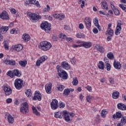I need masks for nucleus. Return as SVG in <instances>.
<instances>
[{"label":"nucleus","mask_w":126,"mask_h":126,"mask_svg":"<svg viewBox=\"0 0 126 126\" xmlns=\"http://www.w3.org/2000/svg\"><path fill=\"white\" fill-rule=\"evenodd\" d=\"M40 45L39 49L44 51H48L52 47L51 43L48 42L47 41H42L40 42Z\"/></svg>","instance_id":"obj_1"},{"label":"nucleus","mask_w":126,"mask_h":126,"mask_svg":"<svg viewBox=\"0 0 126 126\" xmlns=\"http://www.w3.org/2000/svg\"><path fill=\"white\" fill-rule=\"evenodd\" d=\"M7 75L10 76L12 78L14 76H17L18 77H20L21 76V72L19 71L18 69H14L13 71H9L7 72Z\"/></svg>","instance_id":"obj_2"},{"label":"nucleus","mask_w":126,"mask_h":126,"mask_svg":"<svg viewBox=\"0 0 126 126\" xmlns=\"http://www.w3.org/2000/svg\"><path fill=\"white\" fill-rule=\"evenodd\" d=\"M40 27L42 30H44L46 33H50L51 32V25L48 24L47 22L42 23Z\"/></svg>","instance_id":"obj_3"},{"label":"nucleus","mask_w":126,"mask_h":126,"mask_svg":"<svg viewBox=\"0 0 126 126\" xmlns=\"http://www.w3.org/2000/svg\"><path fill=\"white\" fill-rule=\"evenodd\" d=\"M23 80L21 79H16L14 82L15 87L18 90H20L22 88V86L23 85Z\"/></svg>","instance_id":"obj_4"},{"label":"nucleus","mask_w":126,"mask_h":126,"mask_svg":"<svg viewBox=\"0 0 126 126\" xmlns=\"http://www.w3.org/2000/svg\"><path fill=\"white\" fill-rule=\"evenodd\" d=\"M28 16H29L31 20H33V21H36V20H39V19H41L42 17L39 15L32 13V12L28 13Z\"/></svg>","instance_id":"obj_5"},{"label":"nucleus","mask_w":126,"mask_h":126,"mask_svg":"<svg viewBox=\"0 0 126 126\" xmlns=\"http://www.w3.org/2000/svg\"><path fill=\"white\" fill-rule=\"evenodd\" d=\"M105 35H108L107 37V41H111L112 40V37L114 36V31L112 29H107L105 32Z\"/></svg>","instance_id":"obj_6"},{"label":"nucleus","mask_w":126,"mask_h":126,"mask_svg":"<svg viewBox=\"0 0 126 126\" xmlns=\"http://www.w3.org/2000/svg\"><path fill=\"white\" fill-rule=\"evenodd\" d=\"M121 31H122V23L121 21H118L116 27V30L115 32V35H116V36H118V35H120Z\"/></svg>","instance_id":"obj_7"},{"label":"nucleus","mask_w":126,"mask_h":126,"mask_svg":"<svg viewBox=\"0 0 126 126\" xmlns=\"http://www.w3.org/2000/svg\"><path fill=\"white\" fill-rule=\"evenodd\" d=\"M37 99L38 101H41L42 100V94H41L40 92L36 91L34 93V96L33 97L32 100L36 101Z\"/></svg>","instance_id":"obj_8"},{"label":"nucleus","mask_w":126,"mask_h":126,"mask_svg":"<svg viewBox=\"0 0 126 126\" xmlns=\"http://www.w3.org/2000/svg\"><path fill=\"white\" fill-rule=\"evenodd\" d=\"M47 59L48 57L46 56H42L41 57H40L38 60H37L36 62V66H40L41 63L45 62V61H46V60H47Z\"/></svg>","instance_id":"obj_9"},{"label":"nucleus","mask_w":126,"mask_h":126,"mask_svg":"<svg viewBox=\"0 0 126 126\" xmlns=\"http://www.w3.org/2000/svg\"><path fill=\"white\" fill-rule=\"evenodd\" d=\"M58 100L54 99L51 102V107L52 110H57L58 109Z\"/></svg>","instance_id":"obj_10"},{"label":"nucleus","mask_w":126,"mask_h":126,"mask_svg":"<svg viewBox=\"0 0 126 126\" xmlns=\"http://www.w3.org/2000/svg\"><path fill=\"white\" fill-rule=\"evenodd\" d=\"M94 50H96L100 53H104L105 49L103 47V46H101V45L97 44L95 45L94 47Z\"/></svg>","instance_id":"obj_11"},{"label":"nucleus","mask_w":126,"mask_h":126,"mask_svg":"<svg viewBox=\"0 0 126 126\" xmlns=\"http://www.w3.org/2000/svg\"><path fill=\"white\" fill-rule=\"evenodd\" d=\"M84 23L86 25V28L88 29L91 27V19L90 17H86L84 19Z\"/></svg>","instance_id":"obj_12"},{"label":"nucleus","mask_w":126,"mask_h":126,"mask_svg":"<svg viewBox=\"0 0 126 126\" xmlns=\"http://www.w3.org/2000/svg\"><path fill=\"white\" fill-rule=\"evenodd\" d=\"M4 91L6 96H9V95L12 93V90H11V88L7 86L4 87Z\"/></svg>","instance_id":"obj_13"},{"label":"nucleus","mask_w":126,"mask_h":126,"mask_svg":"<svg viewBox=\"0 0 126 126\" xmlns=\"http://www.w3.org/2000/svg\"><path fill=\"white\" fill-rule=\"evenodd\" d=\"M0 17L1 19L3 20H8L9 19V17L8 16V14L7 12L5 11H3L0 15Z\"/></svg>","instance_id":"obj_14"},{"label":"nucleus","mask_w":126,"mask_h":126,"mask_svg":"<svg viewBox=\"0 0 126 126\" xmlns=\"http://www.w3.org/2000/svg\"><path fill=\"white\" fill-rule=\"evenodd\" d=\"M64 113L63 111V112L61 111H58L55 113L54 117L56 118V119H63V117Z\"/></svg>","instance_id":"obj_15"},{"label":"nucleus","mask_w":126,"mask_h":126,"mask_svg":"<svg viewBox=\"0 0 126 126\" xmlns=\"http://www.w3.org/2000/svg\"><path fill=\"white\" fill-rule=\"evenodd\" d=\"M58 75L60 77H62L63 79H67V73L65 71H62L61 73H59Z\"/></svg>","instance_id":"obj_16"},{"label":"nucleus","mask_w":126,"mask_h":126,"mask_svg":"<svg viewBox=\"0 0 126 126\" xmlns=\"http://www.w3.org/2000/svg\"><path fill=\"white\" fill-rule=\"evenodd\" d=\"M113 65L116 69H121L122 68V64L120 62L116 61V60H114Z\"/></svg>","instance_id":"obj_17"},{"label":"nucleus","mask_w":126,"mask_h":126,"mask_svg":"<svg viewBox=\"0 0 126 126\" xmlns=\"http://www.w3.org/2000/svg\"><path fill=\"white\" fill-rule=\"evenodd\" d=\"M52 83H49L45 85V90L48 94L51 93V90H52Z\"/></svg>","instance_id":"obj_18"},{"label":"nucleus","mask_w":126,"mask_h":126,"mask_svg":"<svg viewBox=\"0 0 126 126\" xmlns=\"http://www.w3.org/2000/svg\"><path fill=\"white\" fill-rule=\"evenodd\" d=\"M117 108L119 109V110H121L122 111H126V105L122 103H119L117 104Z\"/></svg>","instance_id":"obj_19"},{"label":"nucleus","mask_w":126,"mask_h":126,"mask_svg":"<svg viewBox=\"0 0 126 126\" xmlns=\"http://www.w3.org/2000/svg\"><path fill=\"white\" fill-rule=\"evenodd\" d=\"M64 114L63 116L64 117V120L66 121V122H70V115L68 113H67V111H63Z\"/></svg>","instance_id":"obj_20"},{"label":"nucleus","mask_w":126,"mask_h":126,"mask_svg":"<svg viewBox=\"0 0 126 126\" xmlns=\"http://www.w3.org/2000/svg\"><path fill=\"white\" fill-rule=\"evenodd\" d=\"M9 28V27L2 26L0 29V33H1L2 34L6 33V32H7L8 31Z\"/></svg>","instance_id":"obj_21"},{"label":"nucleus","mask_w":126,"mask_h":126,"mask_svg":"<svg viewBox=\"0 0 126 126\" xmlns=\"http://www.w3.org/2000/svg\"><path fill=\"white\" fill-rule=\"evenodd\" d=\"M61 66L62 67H63V68H64V69H66L67 70L70 68L69 65H68V63H67L66 62H62L61 64Z\"/></svg>","instance_id":"obj_22"},{"label":"nucleus","mask_w":126,"mask_h":126,"mask_svg":"<svg viewBox=\"0 0 126 126\" xmlns=\"http://www.w3.org/2000/svg\"><path fill=\"white\" fill-rule=\"evenodd\" d=\"M13 48L15 51L20 52V51L23 49V46L21 44H18L17 45H14Z\"/></svg>","instance_id":"obj_23"},{"label":"nucleus","mask_w":126,"mask_h":126,"mask_svg":"<svg viewBox=\"0 0 126 126\" xmlns=\"http://www.w3.org/2000/svg\"><path fill=\"white\" fill-rule=\"evenodd\" d=\"M81 46H82V47H84L85 48L88 49V48H90V47H91L92 44L90 42H88L83 41L82 44H81Z\"/></svg>","instance_id":"obj_24"},{"label":"nucleus","mask_w":126,"mask_h":126,"mask_svg":"<svg viewBox=\"0 0 126 126\" xmlns=\"http://www.w3.org/2000/svg\"><path fill=\"white\" fill-rule=\"evenodd\" d=\"M54 18L59 19L60 20H63V18H64V15H61L60 14H55L53 15Z\"/></svg>","instance_id":"obj_25"},{"label":"nucleus","mask_w":126,"mask_h":126,"mask_svg":"<svg viewBox=\"0 0 126 126\" xmlns=\"http://www.w3.org/2000/svg\"><path fill=\"white\" fill-rule=\"evenodd\" d=\"M22 38L25 42H28V41H30V39H31L30 35L26 33H24L23 35Z\"/></svg>","instance_id":"obj_26"},{"label":"nucleus","mask_w":126,"mask_h":126,"mask_svg":"<svg viewBox=\"0 0 126 126\" xmlns=\"http://www.w3.org/2000/svg\"><path fill=\"white\" fill-rule=\"evenodd\" d=\"M31 4H34L36 7H41L39 1H36V0H30Z\"/></svg>","instance_id":"obj_27"},{"label":"nucleus","mask_w":126,"mask_h":126,"mask_svg":"<svg viewBox=\"0 0 126 126\" xmlns=\"http://www.w3.org/2000/svg\"><path fill=\"white\" fill-rule=\"evenodd\" d=\"M122 113L120 112H117L116 114H114L113 115L112 118L114 119V120H116V119H121L122 118Z\"/></svg>","instance_id":"obj_28"},{"label":"nucleus","mask_w":126,"mask_h":126,"mask_svg":"<svg viewBox=\"0 0 126 126\" xmlns=\"http://www.w3.org/2000/svg\"><path fill=\"white\" fill-rule=\"evenodd\" d=\"M101 5L103 9H106V10H108V4H107V2H106V1H102Z\"/></svg>","instance_id":"obj_29"},{"label":"nucleus","mask_w":126,"mask_h":126,"mask_svg":"<svg viewBox=\"0 0 126 126\" xmlns=\"http://www.w3.org/2000/svg\"><path fill=\"white\" fill-rule=\"evenodd\" d=\"M20 112L22 114H24L25 115L26 114H27V113H28V112H29V110H28V108H25L24 107H22L20 108Z\"/></svg>","instance_id":"obj_30"},{"label":"nucleus","mask_w":126,"mask_h":126,"mask_svg":"<svg viewBox=\"0 0 126 126\" xmlns=\"http://www.w3.org/2000/svg\"><path fill=\"white\" fill-rule=\"evenodd\" d=\"M120 96V93L119 92H114L112 93V97L113 99H118L119 98V97Z\"/></svg>","instance_id":"obj_31"},{"label":"nucleus","mask_w":126,"mask_h":126,"mask_svg":"<svg viewBox=\"0 0 126 126\" xmlns=\"http://www.w3.org/2000/svg\"><path fill=\"white\" fill-rule=\"evenodd\" d=\"M19 64L22 67H26V64H27V61L26 60L23 61H20L19 62Z\"/></svg>","instance_id":"obj_32"},{"label":"nucleus","mask_w":126,"mask_h":126,"mask_svg":"<svg viewBox=\"0 0 126 126\" xmlns=\"http://www.w3.org/2000/svg\"><path fill=\"white\" fill-rule=\"evenodd\" d=\"M7 121L9 124H13L14 119L12 117L11 115L9 114L7 117Z\"/></svg>","instance_id":"obj_33"},{"label":"nucleus","mask_w":126,"mask_h":126,"mask_svg":"<svg viewBox=\"0 0 126 126\" xmlns=\"http://www.w3.org/2000/svg\"><path fill=\"white\" fill-rule=\"evenodd\" d=\"M98 68L100 69H104L105 66L104 64V63L102 61H99L98 64Z\"/></svg>","instance_id":"obj_34"},{"label":"nucleus","mask_w":126,"mask_h":126,"mask_svg":"<svg viewBox=\"0 0 126 126\" xmlns=\"http://www.w3.org/2000/svg\"><path fill=\"white\" fill-rule=\"evenodd\" d=\"M3 46L4 47L5 50H8L9 49V47L8 46L9 43L7 40H5L3 42Z\"/></svg>","instance_id":"obj_35"},{"label":"nucleus","mask_w":126,"mask_h":126,"mask_svg":"<svg viewBox=\"0 0 126 126\" xmlns=\"http://www.w3.org/2000/svg\"><path fill=\"white\" fill-rule=\"evenodd\" d=\"M32 109L33 111V114H34V115H36V116H40V112H38V110H37L35 107L32 106Z\"/></svg>","instance_id":"obj_36"},{"label":"nucleus","mask_w":126,"mask_h":126,"mask_svg":"<svg viewBox=\"0 0 126 126\" xmlns=\"http://www.w3.org/2000/svg\"><path fill=\"white\" fill-rule=\"evenodd\" d=\"M25 94L27 97H31V96H32V92L31 91V90H27L25 92Z\"/></svg>","instance_id":"obj_37"},{"label":"nucleus","mask_w":126,"mask_h":126,"mask_svg":"<svg viewBox=\"0 0 126 126\" xmlns=\"http://www.w3.org/2000/svg\"><path fill=\"white\" fill-rule=\"evenodd\" d=\"M105 65H106L105 68H106L108 71H110V70H111V64L109 63V61L105 62Z\"/></svg>","instance_id":"obj_38"},{"label":"nucleus","mask_w":126,"mask_h":126,"mask_svg":"<svg viewBox=\"0 0 126 126\" xmlns=\"http://www.w3.org/2000/svg\"><path fill=\"white\" fill-rule=\"evenodd\" d=\"M78 0V3L79 4H81V8H83V7H84L85 6L84 4H85V0Z\"/></svg>","instance_id":"obj_39"},{"label":"nucleus","mask_w":126,"mask_h":126,"mask_svg":"<svg viewBox=\"0 0 126 126\" xmlns=\"http://www.w3.org/2000/svg\"><path fill=\"white\" fill-rule=\"evenodd\" d=\"M107 58L109 59V60H114L115 59V57L114 56V54L112 52H110L108 54H107Z\"/></svg>","instance_id":"obj_40"},{"label":"nucleus","mask_w":126,"mask_h":126,"mask_svg":"<svg viewBox=\"0 0 126 126\" xmlns=\"http://www.w3.org/2000/svg\"><path fill=\"white\" fill-rule=\"evenodd\" d=\"M69 93V89H66L63 91V96H68Z\"/></svg>","instance_id":"obj_41"},{"label":"nucleus","mask_w":126,"mask_h":126,"mask_svg":"<svg viewBox=\"0 0 126 126\" xmlns=\"http://www.w3.org/2000/svg\"><path fill=\"white\" fill-rule=\"evenodd\" d=\"M92 99H94V96L92 95H89L86 96V100L89 103H91V100Z\"/></svg>","instance_id":"obj_42"},{"label":"nucleus","mask_w":126,"mask_h":126,"mask_svg":"<svg viewBox=\"0 0 126 126\" xmlns=\"http://www.w3.org/2000/svg\"><path fill=\"white\" fill-rule=\"evenodd\" d=\"M72 84L75 86H77V84H78V80H77V77L74 78L73 79Z\"/></svg>","instance_id":"obj_43"},{"label":"nucleus","mask_w":126,"mask_h":126,"mask_svg":"<svg viewBox=\"0 0 126 126\" xmlns=\"http://www.w3.org/2000/svg\"><path fill=\"white\" fill-rule=\"evenodd\" d=\"M56 88H57L58 90H59V91H63V89H64V86H63V85H59Z\"/></svg>","instance_id":"obj_44"},{"label":"nucleus","mask_w":126,"mask_h":126,"mask_svg":"<svg viewBox=\"0 0 126 126\" xmlns=\"http://www.w3.org/2000/svg\"><path fill=\"white\" fill-rule=\"evenodd\" d=\"M120 123L122 124V126H125L126 124V117H123L121 120Z\"/></svg>","instance_id":"obj_45"},{"label":"nucleus","mask_w":126,"mask_h":126,"mask_svg":"<svg viewBox=\"0 0 126 126\" xmlns=\"http://www.w3.org/2000/svg\"><path fill=\"white\" fill-rule=\"evenodd\" d=\"M106 115H107V111L106 110L104 109L102 110L101 113L102 118H105V117H106Z\"/></svg>","instance_id":"obj_46"},{"label":"nucleus","mask_w":126,"mask_h":126,"mask_svg":"<svg viewBox=\"0 0 126 126\" xmlns=\"http://www.w3.org/2000/svg\"><path fill=\"white\" fill-rule=\"evenodd\" d=\"M119 7L124 10L125 12H126V4H119Z\"/></svg>","instance_id":"obj_47"},{"label":"nucleus","mask_w":126,"mask_h":126,"mask_svg":"<svg viewBox=\"0 0 126 126\" xmlns=\"http://www.w3.org/2000/svg\"><path fill=\"white\" fill-rule=\"evenodd\" d=\"M113 11L115 15H120V11L118 8H115V9H113Z\"/></svg>","instance_id":"obj_48"},{"label":"nucleus","mask_w":126,"mask_h":126,"mask_svg":"<svg viewBox=\"0 0 126 126\" xmlns=\"http://www.w3.org/2000/svg\"><path fill=\"white\" fill-rule=\"evenodd\" d=\"M77 38H84L85 36L84 34L81 33H78L76 35Z\"/></svg>","instance_id":"obj_49"},{"label":"nucleus","mask_w":126,"mask_h":126,"mask_svg":"<svg viewBox=\"0 0 126 126\" xmlns=\"http://www.w3.org/2000/svg\"><path fill=\"white\" fill-rule=\"evenodd\" d=\"M51 10V7L49 5H46V8L45 7L44 9H43V12H46V11H49V10Z\"/></svg>","instance_id":"obj_50"},{"label":"nucleus","mask_w":126,"mask_h":126,"mask_svg":"<svg viewBox=\"0 0 126 126\" xmlns=\"http://www.w3.org/2000/svg\"><path fill=\"white\" fill-rule=\"evenodd\" d=\"M59 108H64L65 107V104L63 102L60 101L59 105Z\"/></svg>","instance_id":"obj_51"},{"label":"nucleus","mask_w":126,"mask_h":126,"mask_svg":"<svg viewBox=\"0 0 126 126\" xmlns=\"http://www.w3.org/2000/svg\"><path fill=\"white\" fill-rule=\"evenodd\" d=\"M94 23L95 26H97L99 25V21H98V19H97V18H95L94 20Z\"/></svg>","instance_id":"obj_52"},{"label":"nucleus","mask_w":126,"mask_h":126,"mask_svg":"<svg viewBox=\"0 0 126 126\" xmlns=\"http://www.w3.org/2000/svg\"><path fill=\"white\" fill-rule=\"evenodd\" d=\"M70 61L71 62L72 64H75V63H76V60H75V58L74 57L71 59L70 60Z\"/></svg>","instance_id":"obj_53"},{"label":"nucleus","mask_w":126,"mask_h":126,"mask_svg":"<svg viewBox=\"0 0 126 126\" xmlns=\"http://www.w3.org/2000/svg\"><path fill=\"white\" fill-rule=\"evenodd\" d=\"M59 38L61 39H65L66 38V35L63 33H61L59 35Z\"/></svg>","instance_id":"obj_54"},{"label":"nucleus","mask_w":126,"mask_h":126,"mask_svg":"<svg viewBox=\"0 0 126 126\" xmlns=\"http://www.w3.org/2000/svg\"><path fill=\"white\" fill-rule=\"evenodd\" d=\"M15 63H16L15 62V61L14 60H10L9 64L10 65H15Z\"/></svg>","instance_id":"obj_55"},{"label":"nucleus","mask_w":126,"mask_h":126,"mask_svg":"<svg viewBox=\"0 0 126 126\" xmlns=\"http://www.w3.org/2000/svg\"><path fill=\"white\" fill-rule=\"evenodd\" d=\"M109 81L111 84H114L115 83V81L113 78H109Z\"/></svg>","instance_id":"obj_56"},{"label":"nucleus","mask_w":126,"mask_h":126,"mask_svg":"<svg viewBox=\"0 0 126 126\" xmlns=\"http://www.w3.org/2000/svg\"><path fill=\"white\" fill-rule=\"evenodd\" d=\"M79 29H81V30H82V29H84V25H83V24H80L79 25Z\"/></svg>","instance_id":"obj_57"},{"label":"nucleus","mask_w":126,"mask_h":126,"mask_svg":"<svg viewBox=\"0 0 126 126\" xmlns=\"http://www.w3.org/2000/svg\"><path fill=\"white\" fill-rule=\"evenodd\" d=\"M10 62V60L8 59H6L4 61V63L5 64H9V63Z\"/></svg>","instance_id":"obj_58"},{"label":"nucleus","mask_w":126,"mask_h":126,"mask_svg":"<svg viewBox=\"0 0 126 126\" xmlns=\"http://www.w3.org/2000/svg\"><path fill=\"white\" fill-rule=\"evenodd\" d=\"M86 89L88 90V91L91 92V90H92V87H91V86H88L87 87H86Z\"/></svg>","instance_id":"obj_59"},{"label":"nucleus","mask_w":126,"mask_h":126,"mask_svg":"<svg viewBox=\"0 0 126 126\" xmlns=\"http://www.w3.org/2000/svg\"><path fill=\"white\" fill-rule=\"evenodd\" d=\"M12 102V99L11 98H8L6 99V103L7 104H9V103H11Z\"/></svg>","instance_id":"obj_60"},{"label":"nucleus","mask_w":126,"mask_h":126,"mask_svg":"<svg viewBox=\"0 0 126 126\" xmlns=\"http://www.w3.org/2000/svg\"><path fill=\"white\" fill-rule=\"evenodd\" d=\"M23 107H24L25 108H28V103L27 102H24L23 104Z\"/></svg>","instance_id":"obj_61"},{"label":"nucleus","mask_w":126,"mask_h":126,"mask_svg":"<svg viewBox=\"0 0 126 126\" xmlns=\"http://www.w3.org/2000/svg\"><path fill=\"white\" fill-rule=\"evenodd\" d=\"M93 31L94 34H97V33H98V30L97 28H94Z\"/></svg>","instance_id":"obj_62"},{"label":"nucleus","mask_w":126,"mask_h":126,"mask_svg":"<svg viewBox=\"0 0 126 126\" xmlns=\"http://www.w3.org/2000/svg\"><path fill=\"white\" fill-rule=\"evenodd\" d=\"M25 4H28V5L31 4L30 2V0H26L25 1Z\"/></svg>","instance_id":"obj_63"},{"label":"nucleus","mask_w":126,"mask_h":126,"mask_svg":"<svg viewBox=\"0 0 126 126\" xmlns=\"http://www.w3.org/2000/svg\"><path fill=\"white\" fill-rule=\"evenodd\" d=\"M73 48H78V47H82L81 44L80 45H76V44H73L72 45Z\"/></svg>","instance_id":"obj_64"}]
</instances>
